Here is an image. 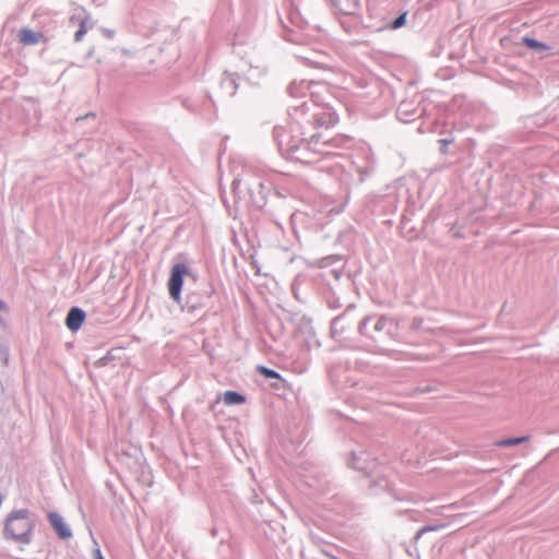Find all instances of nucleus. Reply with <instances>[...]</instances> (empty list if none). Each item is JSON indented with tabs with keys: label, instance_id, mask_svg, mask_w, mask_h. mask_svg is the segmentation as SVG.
Instances as JSON below:
<instances>
[{
	"label": "nucleus",
	"instance_id": "1",
	"mask_svg": "<svg viewBox=\"0 0 559 559\" xmlns=\"http://www.w3.org/2000/svg\"><path fill=\"white\" fill-rule=\"evenodd\" d=\"M33 530L34 523L29 519L28 511H13L5 519L3 536L8 540L20 544H29Z\"/></svg>",
	"mask_w": 559,
	"mask_h": 559
},
{
	"label": "nucleus",
	"instance_id": "2",
	"mask_svg": "<svg viewBox=\"0 0 559 559\" xmlns=\"http://www.w3.org/2000/svg\"><path fill=\"white\" fill-rule=\"evenodd\" d=\"M188 273H189L188 267L182 263L175 264L171 267L170 276H169V281H168V290H169L170 297L177 302L180 301L183 277L186 275H188Z\"/></svg>",
	"mask_w": 559,
	"mask_h": 559
},
{
	"label": "nucleus",
	"instance_id": "3",
	"mask_svg": "<svg viewBox=\"0 0 559 559\" xmlns=\"http://www.w3.org/2000/svg\"><path fill=\"white\" fill-rule=\"evenodd\" d=\"M19 40L24 46H33L45 41L46 38L43 33L34 32L29 28H22L19 32Z\"/></svg>",
	"mask_w": 559,
	"mask_h": 559
},
{
	"label": "nucleus",
	"instance_id": "4",
	"mask_svg": "<svg viewBox=\"0 0 559 559\" xmlns=\"http://www.w3.org/2000/svg\"><path fill=\"white\" fill-rule=\"evenodd\" d=\"M85 320V313L79 308H72L66 319V324L71 331H76L81 328Z\"/></svg>",
	"mask_w": 559,
	"mask_h": 559
},
{
	"label": "nucleus",
	"instance_id": "5",
	"mask_svg": "<svg viewBox=\"0 0 559 559\" xmlns=\"http://www.w3.org/2000/svg\"><path fill=\"white\" fill-rule=\"evenodd\" d=\"M49 521L60 538L64 539L71 537L72 533L70 528L67 526L63 519L59 514L50 513Z\"/></svg>",
	"mask_w": 559,
	"mask_h": 559
},
{
	"label": "nucleus",
	"instance_id": "6",
	"mask_svg": "<svg viewBox=\"0 0 559 559\" xmlns=\"http://www.w3.org/2000/svg\"><path fill=\"white\" fill-rule=\"evenodd\" d=\"M335 9L346 15L354 14L359 7V0H332Z\"/></svg>",
	"mask_w": 559,
	"mask_h": 559
},
{
	"label": "nucleus",
	"instance_id": "7",
	"mask_svg": "<svg viewBox=\"0 0 559 559\" xmlns=\"http://www.w3.org/2000/svg\"><path fill=\"white\" fill-rule=\"evenodd\" d=\"M70 21L72 23H75V24L79 25V29H78V32L75 33V36H74L75 40L76 41L82 40L83 36L87 32V22H88L87 14L84 11H82L78 15H72Z\"/></svg>",
	"mask_w": 559,
	"mask_h": 559
},
{
	"label": "nucleus",
	"instance_id": "8",
	"mask_svg": "<svg viewBox=\"0 0 559 559\" xmlns=\"http://www.w3.org/2000/svg\"><path fill=\"white\" fill-rule=\"evenodd\" d=\"M224 402L227 405L242 404L246 402V399L243 395L235 391H226L224 394Z\"/></svg>",
	"mask_w": 559,
	"mask_h": 559
},
{
	"label": "nucleus",
	"instance_id": "9",
	"mask_svg": "<svg viewBox=\"0 0 559 559\" xmlns=\"http://www.w3.org/2000/svg\"><path fill=\"white\" fill-rule=\"evenodd\" d=\"M527 440H528V437L508 438V439L499 440L495 444L497 447L504 448V447L518 445L520 443L526 442Z\"/></svg>",
	"mask_w": 559,
	"mask_h": 559
},
{
	"label": "nucleus",
	"instance_id": "10",
	"mask_svg": "<svg viewBox=\"0 0 559 559\" xmlns=\"http://www.w3.org/2000/svg\"><path fill=\"white\" fill-rule=\"evenodd\" d=\"M523 43L531 49L533 50H538V51H544V50H548L549 47L547 45H545L544 43H540L534 38H531V37H524L523 38Z\"/></svg>",
	"mask_w": 559,
	"mask_h": 559
},
{
	"label": "nucleus",
	"instance_id": "11",
	"mask_svg": "<svg viewBox=\"0 0 559 559\" xmlns=\"http://www.w3.org/2000/svg\"><path fill=\"white\" fill-rule=\"evenodd\" d=\"M257 370L260 374H262L263 377H265L267 379H280L281 378L278 372H276L272 369H269L264 366H258Z\"/></svg>",
	"mask_w": 559,
	"mask_h": 559
},
{
	"label": "nucleus",
	"instance_id": "12",
	"mask_svg": "<svg viewBox=\"0 0 559 559\" xmlns=\"http://www.w3.org/2000/svg\"><path fill=\"white\" fill-rule=\"evenodd\" d=\"M405 23V14H402L393 22V28H399Z\"/></svg>",
	"mask_w": 559,
	"mask_h": 559
},
{
	"label": "nucleus",
	"instance_id": "13",
	"mask_svg": "<svg viewBox=\"0 0 559 559\" xmlns=\"http://www.w3.org/2000/svg\"><path fill=\"white\" fill-rule=\"evenodd\" d=\"M94 559H104L102 551L98 547L94 550Z\"/></svg>",
	"mask_w": 559,
	"mask_h": 559
}]
</instances>
